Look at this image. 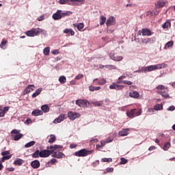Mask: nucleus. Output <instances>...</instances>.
Wrapping results in <instances>:
<instances>
[{
  "mask_svg": "<svg viewBox=\"0 0 175 175\" xmlns=\"http://www.w3.org/2000/svg\"><path fill=\"white\" fill-rule=\"evenodd\" d=\"M38 22H41L44 20V15H41L39 18H37Z\"/></svg>",
  "mask_w": 175,
  "mask_h": 175,
  "instance_id": "57",
  "label": "nucleus"
},
{
  "mask_svg": "<svg viewBox=\"0 0 175 175\" xmlns=\"http://www.w3.org/2000/svg\"><path fill=\"white\" fill-rule=\"evenodd\" d=\"M43 54L44 55H49V54H50V47L49 46H47L43 49Z\"/></svg>",
  "mask_w": 175,
  "mask_h": 175,
  "instance_id": "38",
  "label": "nucleus"
},
{
  "mask_svg": "<svg viewBox=\"0 0 175 175\" xmlns=\"http://www.w3.org/2000/svg\"><path fill=\"white\" fill-rule=\"evenodd\" d=\"M161 27L163 29H169L171 28V22L167 20L164 23L162 24Z\"/></svg>",
  "mask_w": 175,
  "mask_h": 175,
  "instance_id": "20",
  "label": "nucleus"
},
{
  "mask_svg": "<svg viewBox=\"0 0 175 175\" xmlns=\"http://www.w3.org/2000/svg\"><path fill=\"white\" fill-rule=\"evenodd\" d=\"M81 117V114L77 112L69 111L68 112V118L71 121H75L77 118Z\"/></svg>",
  "mask_w": 175,
  "mask_h": 175,
  "instance_id": "6",
  "label": "nucleus"
},
{
  "mask_svg": "<svg viewBox=\"0 0 175 175\" xmlns=\"http://www.w3.org/2000/svg\"><path fill=\"white\" fill-rule=\"evenodd\" d=\"M23 163V160L21 159H16L15 161H14V165L21 166Z\"/></svg>",
  "mask_w": 175,
  "mask_h": 175,
  "instance_id": "33",
  "label": "nucleus"
},
{
  "mask_svg": "<svg viewBox=\"0 0 175 175\" xmlns=\"http://www.w3.org/2000/svg\"><path fill=\"white\" fill-rule=\"evenodd\" d=\"M68 1H69V0H60V4H61V5H65V4H66L67 3H68Z\"/></svg>",
  "mask_w": 175,
  "mask_h": 175,
  "instance_id": "59",
  "label": "nucleus"
},
{
  "mask_svg": "<svg viewBox=\"0 0 175 175\" xmlns=\"http://www.w3.org/2000/svg\"><path fill=\"white\" fill-rule=\"evenodd\" d=\"M57 162V160L55 159H52L50 160L49 162H48V164H51V165H55V163H56Z\"/></svg>",
  "mask_w": 175,
  "mask_h": 175,
  "instance_id": "49",
  "label": "nucleus"
},
{
  "mask_svg": "<svg viewBox=\"0 0 175 175\" xmlns=\"http://www.w3.org/2000/svg\"><path fill=\"white\" fill-rule=\"evenodd\" d=\"M174 110H175L174 106H171V107H168V111H174Z\"/></svg>",
  "mask_w": 175,
  "mask_h": 175,
  "instance_id": "62",
  "label": "nucleus"
},
{
  "mask_svg": "<svg viewBox=\"0 0 175 175\" xmlns=\"http://www.w3.org/2000/svg\"><path fill=\"white\" fill-rule=\"evenodd\" d=\"M156 90H165V86L164 85H158L157 87H156Z\"/></svg>",
  "mask_w": 175,
  "mask_h": 175,
  "instance_id": "53",
  "label": "nucleus"
},
{
  "mask_svg": "<svg viewBox=\"0 0 175 175\" xmlns=\"http://www.w3.org/2000/svg\"><path fill=\"white\" fill-rule=\"evenodd\" d=\"M170 147H171V144H170V142H167L164 145V147H163V150H165V151H167V150H169V148Z\"/></svg>",
  "mask_w": 175,
  "mask_h": 175,
  "instance_id": "41",
  "label": "nucleus"
},
{
  "mask_svg": "<svg viewBox=\"0 0 175 175\" xmlns=\"http://www.w3.org/2000/svg\"><path fill=\"white\" fill-rule=\"evenodd\" d=\"M35 90V85H29L25 90L23 91V95H26L29 94L31 92H33Z\"/></svg>",
  "mask_w": 175,
  "mask_h": 175,
  "instance_id": "12",
  "label": "nucleus"
},
{
  "mask_svg": "<svg viewBox=\"0 0 175 175\" xmlns=\"http://www.w3.org/2000/svg\"><path fill=\"white\" fill-rule=\"evenodd\" d=\"M122 83H124L127 85H132L133 83L130 81H122Z\"/></svg>",
  "mask_w": 175,
  "mask_h": 175,
  "instance_id": "52",
  "label": "nucleus"
},
{
  "mask_svg": "<svg viewBox=\"0 0 175 175\" xmlns=\"http://www.w3.org/2000/svg\"><path fill=\"white\" fill-rule=\"evenodd\" d=\"M116 24H117V21H116L115 17L111 16L108 19H107L106 26L107 27H110V26H112V25H116Z\"/></svg>",
  "mask_w": 175,
  "mask_h": 175,
  "instance_id": "8",
  "label": "nucleus"
},
{
  "mask_svg": "<svg viewBox=\"0 0 175 175\" xmlns=\"http://www.w3.org/2000/svg\"><path fill=\"white\" fill-rule=\"evenodd\" d=\"M10 110V107H5L3 109V111L1 112L6 113Z\"/></svg>",
  "mask_w": 175,
  "mask_h": 175,
  "instance_id": "56",
  "label": "nucleus"
},
{
  "mask_svg": "<svg viewBox=\"0 0 175 175\" xmlns=\"http://www.w3.org/2000/svg\"><path fill=\"white\" fill-rule=\"evenodd\" d=\"M63 33L71 35V36H74L75 31H73V29H65L64 30H63Z\"/></svg>",
  "mask_w": 175,
  "mask_h": 175,
  "instance_id": "22",
  "label": "nucleus"
},
{
  "mask_svg": "<svg viewBox=\"0 0 175 175\" xmlns=\"http://www.w3.org/2000/svg\"><path fill=\"white\" fill-rule=\"evenodd\" d=\"M32 158L33 159L40 158V150H36V152L32 154Z\"/></svg>",
  "mask_w": 175,
  "mask_h": 175,
  "instance_id": "34",
  "label": "nucleus"
},
{
  "mask_svg": "<svg viewBox=\"0 0 175 175\" xmlns=\"http://www.w3.org/2000/svg\"><path fill=\"white\" fill-rule=\"evenodd\" d=\"M120 161V165H125L128 163V160L126 159L125 158H121Z\"/></svg>",
  "mask_w": 175,
  "mask_h": 175,
  "instance_id": "47",
  "label": "nucleus"
},
{
  "mask_svg": "<svg viewBox=\"0 0 175 175\" xmlns=\"http://www.w3.org/2000/svg\"><path fill=\"white\" fill-rule=\"evenodd\" d=\"M77 147H78V145L76 144H70V148H71V149L76 148Z\"/></svg>",
  "mask_w": 175,
  "mask_h": 175,
  "instance_id": "55",
  "label": "nucleus"
},
{
  "mask_svg": "<svg viewBox=\"0 0 175 175\" xmlns=\"http://www.w3.org/2000/svg\"><path fill=\"white\" fill-rule=\"evenodd\" d=\"M101 161L103 163H109L111 162V158H103L101 159Z\"/></svg>",
  "mask_w": 175,
  "mask_h": 175,
  "instance_id": "48",
  "label": "nucleus"
},
{
  "mask_svg": "<svg viewBox=\"0 0 175 175\" xmlns=\"http://www.w3.org/2000/svg\"><path fill=\"white\" fill-rule=\"evenodd\" d=\"M158 94L163 96L165 98H170V96L167 94V90H165L164 91H158Z\"/></svg>",
  "mask_w": 175,
  "mask_h": 175,
  "instance_id": "21",
  "label": "nucleus"
},
{
  "mask_svg": "<svg viewBox=\"0 0 175 175\" xmlns=\"http://www.w3.org/2000/svg\"><path fill=\"white\" fill-rule=\"evenodd\" d=\"M105 68L107 69H113V70H116L117 69V66H113V65H106Z\"/></svg>",
  "mask_w": 175,
  "mask_h": 175,
  "instance_id": "46",
  "label": "nucleus"
},
{
  "mask_svg": "<svg viewBox=\"0 0 175 175\" xmlns=\"http://www.w3.org/2000/svg\"><path fill=\"white\" fill-rule=\"evenodd\" d=\"M31 166L33 169H38L40 166V163L38 160H35V161L31 162Z\"/></svg>",
  "mask_w": 175,
  "mask_h": 175,
  "instance_id": "19",
  "label": "nucleus"
},
{
  "mask_svg": "<svg viewBox=\"0 0 175 175\" xmlns=\"http://www.w3.org/2000/svg\"><path fill=\"white\" fill-rule=\"evenodd\" d=\"M41 110H42L43 113H49V105H42L41 106Z\"/></svg>",
  "mask_w": 175,
  "mask_h": 175,
  "instance_id": "36",
  "label": "nucleus"
},
{
  "mask_svg": "<svg viewBox=\"0 0 175 175\" xmlns=\"http://www.w3.org/2000/svg\"><path fill=\"white\" fill-rule=\"evenodd\" d=\"M42 88H38L37 90H36L35 93H33L32 94V98H36L38 96H39L40 94V93L42 92Z\"/></svg>",
  "mask_w": 175,
  "mask_h": 175,
  "instance_id": "29",
  "label": "nucleus"
},
{
  "mask_svg": "<svg viewBox=\"0 0 175 175\" xmlns=\"http://www.w3.org/2000/svg\"><path fill=\"white\" fill-rule=\"evenodd\" d=\"M94 83H96V85H105L107 83V81L106 79L101 78V79H94L93 81Z\"/></svg>",
  "mask_w": 175,
  "mask_h": 175,
  "instance_id": "9",
  "label": "nucleus"
},
{
  "mask_svg": "<svg viewBox=\"0 0 175 175\" xmlns=\"http://www.w3.org/2000/svg\"><path fill=\"white\" fill-rule=\"evenodd\" d=\"M63 18L61 15V10H57V12L52 16V18L55 21L61 20Z\"/></svg>",
  "mask_w": 175,
  "mask_h": 175,
  "instance_id": "14",
  "label": "nucleus"
},
{
  "mask_svg": "<svg viewBox=\"0 0 175 175\" xmlns=\"http://www.w3.org/2000/svg\"><path fill=\"white\" fill-rule=\"evenodd\" d=\"M109 57L113 59L115 62H120L122 61V56H118L117 54H113V53H109Z\"/></svg>",
  "mask_w": 175,
  "mask_h": 175,
  "instance_id": "13",
  "label": "nucleus"
},
{
  "mask_svg": "<svg viewBox=\"0 0 175 175\" xmlns=\"http://www.w3.org/2000/svg\"><path fill=\"white\" fill-rule=\"evenodd\" d=\"M172 46H174V41L170 40V42H167V44H165V49H169L170 47H172Z\"/></svg>",
  "mask_w": 175,
  "mask_h": 175,
  "instance_id": "37",
  "label": "nucleus"
},
{
  "mask_svg": "<svg viewBox=\"0 0 175 175\" xmlns=\"http://www.w3.org/2000/svg\"><path fill=\"white\" fill-rule=\"evenodd\" d=\"M75 104L78 105L79 107H84L87 105V100H75Z\"/></svg>",
  "mask_w": 175,
  "mask_h": 175,
  "instance_id": "18",
  "label": "nucleus"
},
{
  "mask_svg": "<svg viewBox=\"0 0 175 175\" xmlns=\"http://www.w3.org/2000/svg\"><path fill=\"white\" fill-rule=\"evenodd\" d=\"M5 44H8V40L3 39L1 42L0 48L5 50L6 49Z\"/></svg>",
  "mask_w": 175,
  "mask_h": 175,
  "instance_id": "32",
  "label": "nucleus"
},
{
  "mask_svg": "<svg viewBox=\"0 0 175 175\" xmlns=\"http://www.w3.org/2000/svg\"><path fill=\"white\" fill-rule=\"evenodd\" d=\"M129 96H130L131 98L137 99L138 98H139L140 94L139 93H138L137 91H131L129 94Z\"/></svg>",
  "mask_w": 175,
  "mask_h": 175,
  "instance_id": "16",
  "label": "nucleus"
},
{
  "mask_svg": "<svg viewBox=\"0 0 175 175\" xmlns=\"http://www.w3.org/2000/svg\"><path fill=\"white\" fill-rule=\"evenodd\" d=\"M20 131L14 129L11 131V135H20Z\"/></svg>",
  "mask_w": 175,
  "mask_h": 175,
  "instance_id": "51",
  "label": "nucleus"
},
{
  "mask_svg": "<svg viewBox=\"0 0 175 175\" xmlns=\"http://www.w3.org/2000/svg\"><path fill=\"white\" fill-rule=\"evenodd\" d=\"M167 5V2L163 1V0H160L158 1L157 6L160 8H163Z\"/></svg>",
  "mask_w": 175,
  "mask_h": 175,
  "instance_id": "25",
  "label": "nucleus"
},
{
  "mask_svg": "<svg viewBox=\"0 0 175 175\" xmlns=\"http://www.w3.org/2000/svg\"><path fill=\"white\" fill-rule=\"evenodd\" d=\"M52 54L55 55H59V51L57 50V49H55L54 51H52Z\"/></svg>",
  "mask_w": 175,
  "mask_h": 175,
  "instance_id": "54",
  "label": "nucleus"
},
{
  "mask_svg": "<svg viewBox=\"0 0 175 175\" xmlns=\"http://www.w3.org/2000/svg\"><path fill=\"white\" fill-rule=\"evenodd\" d=\"M40 32H42V31L40 28H32V29L29 31H26L25 34L26 36L33 38L39 36Z\"/></svg>",
  "mask_w": 175,
  "mask_h": 175,
  "instance_id": "5",
  "label": "nucleus"
},
{
  "mask_svg": "<svg viewBox=\"0 0 175 175\" xmlns=\"http://www.w3.org/2000/svg\"><path fill=\"white\" fill-rule=\"evenodd\" d=\"M7 170H8V171H10V172H14L15 168L11 167L7 168Z\"/></svg>",
  "mask_w": 175,
  "mask_h": 175,
  "instance_id": "64",
  "label": "nucleus"
},
{
  "mask_svg": "<svg viewBox=\"0 0 175 175\" xmlns=\"http://www.w3.org/2000/svg\"><path fill=\"white\" fill-rule=\"evenodd\" d=\"M11 157H12L11 154H10V155H8V156H3V157L1 158V161H0V163H4L5 161L10 159H11Z\"/></svg>",
  "mask_w": 175,
  "mask_h": 175,
  "instance_id": "39",
  "label": "nucleus"
},
{
  "mask_svg": "<svg viewBox=\"0 0 175 175\" xmlns=\"http://www.w3.org/2000/svg\"><path fill=\"white\" fill-rule=\"evenodd\" d=\"M105 22H106V17H105L104 16H101L100 22L99 23V24L100 25H103L104 24H105Z\"/></svg>",
  "mask_w": 175,
  "mask_h": 175,
  "instance_id": "43",
  "label": "nucleus"
},
{
  "mask_svg": "<svg viewBox=\"0 0 175 175\" xmlns=\"http://www.w3.org/2000/svg\"><path fill=\"white\" fill-rule=\"evenodd\" d=\"M82 78H83V75L79 74L77 75V77H75V80H81Z\"/></svg>",
  "mask_w": 175,
  "mask_h": 175,
  "instance_id": "50",
  "label": "nucleus"
},
{
  "mask_svg": "<svg viewBox=\"0 0 175 175\" xmlns=\"http://www.w3.org/2000/svg\"><path fill=\"white\" fill-rule=\"evenodd\" d=\"M100 89H101V88L99 86L98 87H95L93 85L89 86V91H91V92L99 91Z\"/></svg>",
  "mask_w": 175,
  "mask_h": 175,
  "instance_id": "31",
  "label": "nucleus"
},
{
  "mask_svg": "<svg viewBox=\"0 0 175 175\" xmlns=\"http://www.w3.org/2000/svg\"><path fill=\"white\" fill-rule=\"evenodd\" d=\"M142 109H133L130 111H128L126 114L127 115V117L130 119H133L135 117H137L139 116H142Z\"/></svg>",
  "mask_w": 175,
  "mask_h": 175,
  "instance_id": "3",
  "label": "nucleus"
},
{
  "mask_svg": "<svg viewBox=\"0 0 175 175\" xmlns=\"http://www.w3.org/2000/svg\"><path fill=\"white\" fill-rule=\"evenodd\" d=\"M106 172H107V173L113 172V167L107 168Z\"/></svg>",
  "mask_w": 175,
  "mask_h": 175,
  "instance_id": "60",
  "label": "nucleus"
},
{
  "mask_svg": "<svg viewBox=\"0 0 175 175\" xmlns=\"http://www.w3.org/2000/svg\"><path fill=\"white\" fill-rule=\"evenodd\" d=\"M35 144H36V142L35 141H31L30 142H28L25 145V148H28L32 147L33 146H35Z\"/></svg>",
  "mask_w": 175,
  "mask_h": 175,
  "instance_id": "35",
  "label": "nucleus"
},
{
  "mask_svg": "<svg viewBox=\"0 0 175 175\" xmlns=\"http://www.w3.org/2000/svg\"><path fill=\"white\" fill-rule=\"evenodd\" d=\"M59 82L62 84H64L65 83H66V77H65L64 76L59 77Z\"/></svg>",
  "mask_w": 175,
  "mask_h": 175,
  "instance_id": "40",
  "label": "nucleus"
},
{
  "mask_svg": "<svg viewBox=\"0 0 175 175\" xmlns=\"http://www.w3.org/2000/svg\"><path fill=\"white\" fill-rule=\"evenodd\" d=\"M74 27L77 28V30L81 31L84 27L83 23H75Z\"/></svg>",
  "mask_w": 175,
  "mask_h": 175,
  "instance_id": "28",
  "label": "nucleus"
},
{
  "mask_svg": "<svg viewBox=\"0 0 175 175\" xmlns=\"http://www.w3.org/2000/svg\"><path fill=\"white\" fill-rule=\"evenodd\" d=\"M154 109L153 108H148V113H153L154 112Z\"/></svg>",
  "mask_w": 175,
  "mask_h": 175,
  "instance_id": "61",
  "label": "nucleus"
},
{
  "mask_svg": "<svg viewBox=\"0 0 175 175\" xmlns=\"http://www.w3.org/2000/svg\"><path fill=\"white\" fill-rule=\"evenodd\" d=\"M65 119H67L66 114L62 113L60 114L59 118H57L53 121V123L54 124H59L61 123L62 121H64Z\"/></svg>",
  "mask_w": 175,
  "mask_h": 175,
  "instance_id": "10",
  "label": "nucleus"
},
{
  "mask_svg": "<svg viewBox=\"0 0 175 175\" xmlns=\"http://www.w3.org/2000/svg\"><path fill=\"white\" fill-rule=\"evenodd\" d=\"M94 107H101L103 105V102L101 101H94L92 103Z\"/></svg>",
  "mask_w": 175,
  "mask_h": 175,
  "instance_id": "42",
  "label": "nucleus"
},
{
  "mask_svg": "<svg viewBox=\"0 0 175 175\" xmlns=\"http://www.w3.org/2000/svg\"><path fill=\"white\" fill-rule=\"evenodd\" d=\"M94 150H88L87 149H81L77 152H75L74 153V156L77 157H85L91 154H93Z\"/></svg>",
  "mask_w": 175,
  "mask_h": 175,
  "instance_id": "4",
  "label": "nucleus"
},
{
  "mask_svg": "<svg viewBox=\"0 0 175 175\" xmlns=\"http://www.w3.org/2000/svg\"><path fill=\"white\" fill-rule=\"evenodd\" d=\"M56 141V136L55 135H50L48 143L53 144Z\"/></svg>",
  "mask_w": 175,
  "mask_h": 175,
  "instance_id": "30",
  "label": "nucleus"
},
{
  "mask_svg": "<svg viewBox=\"0 0 175 175\" xmlns=\"http://www.w3.org/2000/svg\"><path fill=\"white\" fill-rule=\"evenodd\" d=\"M167 67V65L166 64L162 63V64L152 65V66H150L141 67V68H139V70H136L135 72L146 73V72L154 71V70H157L166 68Z\"/></svg>",
  "mask_w": 175,
  "mask_h": 175,
  "instance_id": "1",
  "label": "nucleus"
},
{
  "mask_svg": "<svg viewBox=\"0 0 175 175\" xmlns=\"http://www.w3.org/2000/svg\"><path fill=\"white\" fill-rule=\"evenodd\" d=\"M157 148V147L152 146L150 148H148V151L154 150Z\"/></svg>",
  "mask_w": 175,
  "mask_h": 175,
  "instance_id": "63",
  "label": "nucleus"
},
{
  "mask_svg": "<svg viewBox=\"0 0 175 175\" xmlns=\"http://www.w3.org/2000/svg\"><path fill=\"white\" fill-rule=\"evenodd\" d=\"M72 14H73V12H72L70 11H66V12H63L62 10H60V14L62 15V16L63 18L67 17V16H70Z\"/></svg>",
  "mask_w": 175,
  "mask_h": 175,
  "instance_id": "24",
  "label": "nucleus"
},
{
  "mask_svg": "<svg viewBox=\"0 0 175 175\" xmlns=\"http://www.w3.org/2000/svg\"><path fill=\"white\" fill-rule=\"evenodd\" d=\"M42 115H43V112L40 109H36L32 111V116H33L35 117H37L39 116H42Z\"/></svg>",
  "mask_w": 175,
  "mask_h": 175,
  "instance_id": "23",
  "label": "nucleus"
},
{
  "mask_svg": "<svg viewBox=\"0 0 175 175\" xmlns=\"http://www.w3.org/2000/svg\"><path fill=\"white\" fill-rule=\"evenodd\" d=\"M72 3H80L81 5H83L84 3H85V0H69Z\"/></svg>",
  "mask_w": 175,
  "mask_h": 175,
  "instance_id": "44",
  "label": "nucleus"
},
{
  "mask_svg": "<svg viewBox=\"0 0 175 175\" xmlns=\"http://www.w3.org/2000/svg\"><path fill=\"white\" fill-rule=\"evenodd\" d=\"M54 150V152H52V157L57 159H62L64 156V153L59 151Z\"/></svg>",
  "mask_w": 175,
  "mask_h": 175,
  "instance_id": "15",
  "label": "nucleus"
},
{
  "mask_svg": "<svg viewBox=\"0 0 175 175\" xmlns=\"http://www.w3.org/2000/svg\"><path fill=\"white\" fill-rule=\"evenodd\" d=\"M8 154H10V152L8 150H5V151L1 152V156H7Z\"/></svg>",
  "mask_w": 175,
  "mask_h": 175,
  "instance_id": "58",
  "label": "nucleus"
},
{
  "mask_svg": "<svg viewBox=\"0 0 175 175\" xmlns=\"http://www.w3.org/2000/svg\"><path fill=\"white\" fill-rule=\"evenodd\" d=\"M23 134H18V135H12V138L14 141H19L21 139L23 138Z\"/></svg>",
  "mask_w": 175,
  "mask_h": 175,
  "instance_id": "26",
  "label": "nucleus"
},
{
  "mask_svg": "<svg viewBox=\"0 0 175 175\" xmlns=\"http://www.w3.org/2000/svg\"><path fill=\"white\" fill-rule=\"evenodd\" d=\"M63 147L61 145H51L47 150H40V158H49L54 151H62Z\"/></svg>",
  "mask_w": 175,
  "mask_h": 175,
  "instance_id": "2",
  "label": "nucleus"
},
{
  "mask_svg": "<svg viewBox=\"0 0 175 175\" xmlns=\"http://www.w3.org/2000/svg\"><path fill=\"white\" fill-rule=\"evenodd\" d=\"M129 131H130L129 129H122L120 131H119L118 135L119 136H121V137L127 136L129 135L128 132H129Z\"/></svg>",
  "mask_w": 175,
  "mask_h": 175,
  "instance_id": "17",
  "label": "nucleus"
},
{
  "mask_svg": "<svg viewBox=\"0 0 175 175\" xmlns=\"http://www.w3.org/2000/svg\"><path fill=\"white\" fill-rule=\"evenodd\" d=\"M142 42L145 44H147L151 42V38H144V39H142Z\"/></svg>",
  "mask_w": 175,
  "mask_h": 175,
  "instance_id": "45",
  "label": "nucleus"
},
{
  "mask_svg": "<svg viewBox=\"0 0 175 175\" xmlns=\"http://www.w3.org/2000/svg\"><path fill=\"white\" fill-rule=\"evenodd\" d=\"M139 35L142 34V36H152V35L154 34V33L152 32V31L147 28H144L139 31Z\"/></svg>",
  "mask_w": 175,
  "mask_h": 175,
  "instance_id": "7",
  "label": "nucleus"
},
{
  "mask_svg": "<svg viewBox=\"0 0 175 175\" xmlns=\"http://www.w3.org/2000/svg\"><path fill=\"white\" fill-rule=\"evenodd\" d=\"M109 89L111 90H115L116 91H119L124 88V85H120L118 83H113L109 87Z\"/></svg>",
  "mask_w": 175,
  "mask_h": 175,
  "instance_id": "11",
  "label": "nucleus"
},
{
  "mask_svg": "<svg viewBox=\"0 0 175 175\" xmlns=\"http://www.w3.org/2000/svg\"><path fill=\"white\" fill-rule=\"evenodd\" d=\"M153 109L155 111H161L163 110V105L162 104H156Z\"/></svg>",
  "mask_w": 175,
  "mask_h": 175,
  "instance_id": "27",
  "label": "nucleus"
}]
</instances>
